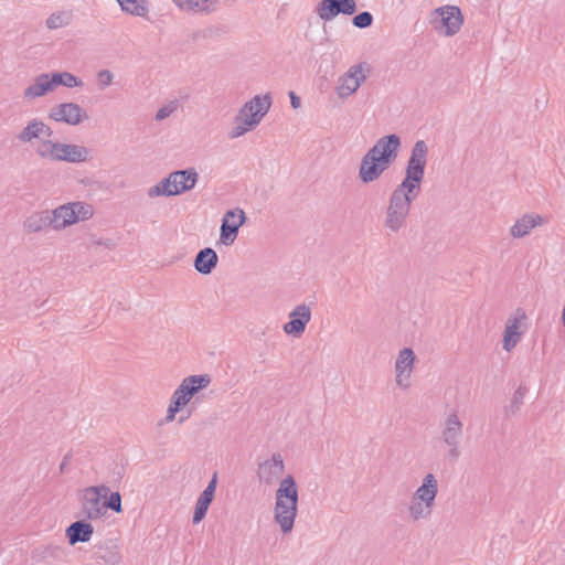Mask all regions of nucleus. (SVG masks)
Listing matches in <instances>:
<instances>
[{"instance_id":"obj_1","label":"nucleus","mask_w":565,"mask_h":565,"mask_svg":"<svg viewBox=\"0 0 565 565\" xmlns=\"http://www.w3.org/2000/svg\"><path fill=\"white\" fill-rule=\"evenodd\" d=\"M401 147L402 140L396 134L377 139L360 162L359 179L365 184L376 181L396 161Z\"/></svg>"},{"instance_id":"obj_2","label":"nucleus","mask_w":565,"mask_h":565,"mask_svg":"<svg viewBox=\"0 0 565 565\" xmlns=\"http://www.w3.org/2000/svg\"><path fill=\"white\" fill-rule=\"evenodd\" d=\"M298 487L291 475L286 476L276 490L274 519L279 524L282 534L292 531L298 513Z\"/></svg>"},{"instance_id":"obj_3","label":"nucleus","mask_w":565,"mask_h":565,"mask_svg":"<svg viewBox=\"0 0 565 565\" xmlns=\"http://www.w3.org/2000/svg\"><path fill=\"white\" fill-rule=\"evenodd\" d=\"M271 103L270 93L263 96H254L238 110V114L235 116V124H244L249 127L258 126L264 116L270 109Z\"/></svg>"},{"instance_id":"obj_4","label":"nucleus","mask_w":565,"mask_h":565,"mask_svg":"<svg viewBox=\"0 0 565 565\" xmlns=\"http://www.w3.org/2000/svg\"><path fill=\"white\" fill-rule=\"evenodd\" d=\"M428 146L424 140H417L411 151L403 180L422 186L428 157Z\"/></svg>"},{"instance_id":"obj_5","label":"nucleus","mask_w":565,"mask_h":565,"mask_svg":"<svg viewBox=\"0 0 565 565\" xmlns=\"http://www.w3.org/2000/svg\"><path fill=\"white\" fill-rule=\"evenodd\" d=\"M462 423L456 412L447 416L443 424L441 439L448 446L447 456L451 461H457L460 457V440L462 438Z\"/></svg>"},{"instance_id":"obj_6","label":"nucleus","mask_w":565,"mask_h":565,"mask_svg":"<svg viewBox=\"0 0 565 565\" xmlns=\"http://www.w3.org/2000/svg\"><path fill=\"white\" fill-rule=\"evenodd\" d=\"M434 13L439 17V20L434 21L435 30L446 36L457 34L463 24V14L457 6L437 8Z\"/></svg>"},{"instance_id":"obj_7","label":"nucleus","mask_w":565,"mask_h":565,"mask_svg":"<svg viewBox=\"0 0 565 565\" xmlns=\"http://www.w3.org/2000/svg\"><path fill=\"white\" fill-rule=\"evenodd\" d=\"M109 493L105 484L92 486L84 490L82 497L83 513L89 520H97L105 514L103 498Z\"/></svg>"},{"instance_id":"obj_8","label":"nucleus","mask_w":565,"mask_h":565,"mask_svg":"<svg viewBox=\"0 0 565 565\" xmlns=\"http://www.w3.org/2000/svg\"><path fill=\"white\" fill-rule=\"evenodd\" d=\"M419 192V185L402 180L392 191L387 206L392 207V212L402 211L409 214L412 203L417 199Z\"/></svg>"},{"instance_id":"obj_9","label":"nucleus","mask_w":565,"mask_h":565,"mask_svg":"<svg viewBox=\"0 0 565 565\" xmlns=\"http://www.w3.org/2000/svg\"><path fill=\"white\" fill-rule=\"evenodd\" d=\"M247 221V216L241 207L226 211L223 215L220 228V241L230 246L238 235L239 227Z\"/></svg>"},{"instance_id":"obj_10","label":"nucleus","mask_w":565,"mask_h":565,"mask_svg":"<svg viewBox=\"0 0 565 565\" xmlns=\"http://www.w3.org/2000/svg\"><path fill=\"white\" fill-rule=\"evenodd\" d=\"M356 10L355 0H321L316 8L317 14L324 22L333 20L339 14L352 15Z\"/></svg>"},{"instance_id":"obj_11","label":"nucleus","mask_w":565,"mask_h":565,"mask_svg":"<svg viewBox=\"0 0 565 565\" xmlns=\"http://www.w3.org/2000/svg\"><path fill=\"white\" fill-rule=\"evenodd\" d=\"M49 118L71 126L79 125L88 118L87 113L76 103H62L50 109Z\"/></svg>"},{"instance_id":"obj_12","label":"nucleus","mask_w":565,"mask_h":565,"mask_svg":"<svg viewBox=\"0 0 565 565\" xmlns=\"http://www.w3.org/2000/svg\"><path fill=\"white\" fill-rule=\"evenodd\" d=\"M310 319V307L306 303L298 305L290 311L289 321L284 324L282 330L288 335L300 338L303 334Z\"/></svg>"},{"instance_id":"obj_13","label":"nucleus","mask_w":565,"mask_h":565,"mask_svg":"<svg viewBox=\"0 0 565 565\" xmlns=\"http://www.w3.org/2000/svg\"><path fill=\"white\" fill-rule=\"evenodd\" d=\"M526 319V313L522 308H518L515 313L505 322L502 345L507 352H511L520 342L523 331L520 330L521 320Z\"/></svg>"},{"instance_id":"obj_14","label":"nucleus","mask_w":565,"mask_h":565,"mask_svg":"<svg viewBox=\"0 0 565 565\" xmlns=\"http://www.w3.org/2000/svg\"><path fill=\"white\" fill-rule=\"evenodd\" d=\"M55 152L54 161H66L71 163L85 162L89 158L90 150L84 146L62 143L56 141L53 145Z\"/></svg>"},{"instance_id":"obj_15","label":"nucleus","mask_w":565,"mask_h":565,"mask_svg":"<svg viewBox=\"0 0 565 565\" xmlns=\"http://www.w3.org/2000/svg\"><path fill=\"white\" fill-rule=\"evenodd\" d=\"M216 487L217 472H214L206 488L201 492L196 500L192 515L193 524H199L205 518L207 510L214 500Z\"/></svg>"},{"instance_id":"obj_16","label":"nucleus","mask_w":565,"mask_h":565,"mask_svg":"<svg viewBox=\"0 0 565 565\" xmlns=\"http://www.w3.org/2000/svg\"><path fill=\"white\" fill-rule=\"evenodd\" d=\"M365 78V75L362 73V64L352 66L340 79V84L337 87L338 95L342 98L349 97L358 90Z\"/></svg>"},{"instance_id":"obj_17","label":"nucleus","mask_w":565,"mask_h":565,"mask_svg":"<svg viewBox=\"0 0 565 565\" xmlns=\"http://www.w3.org/2000/svg\"><path fill=\"white\" fill-rule=\"evenodd\" d=\"M285 465L280 454H274L271 459L259 463L257 476L260 482L271 484L284 472Z\"/></svg>"},{"instance_id":"obj_18","label":"nucleus","mask_w":565,"mask_h":565,"mask_svg":"<svg viewBox=\"0 0 565 565\" xmlns=\"http://www.w3.org/2000/svg\"><path fill=\"white\" fill-rule=\"evenodd\" d=\"M438 493V481L433 473L424 477L422 484L415 491V499L423 502L426 508H433Z\"/></svg>"},{"instance_id":"obj_19","label":"nucleus","mask_w":565,"mask_h":565,"mask_svg":"<svg viewBox=\"0 0 565 565\" xmlns=\"http://www.w3.org/2000/svg\"><path fill=\"white\" fill-rule=\"evenodd\" d=\"M94 533L93 525L86 520H77L71 523L65 532V535L71 545H75L77 543H86L90 540Z\"/></svg>"},{"instance_id":"obj_20","label":"nucleus","mask_w":565,"mask_h":565,"mask_svg":"<svg viewBox=\"0 0 565 565\" xmlns=\"http://www.w3.org/2000/svg\"><path fill=\"white\" fill-rule=\"evenodd\" d=\"M50 213L54 230H63L67 226L77 223V218L74 211V202H68L66 204L60 205L56 209L50 211Z\"/></svg>"},{"instance_id":"obj_21","label":"nucleus","mask_w":565,"mask_h":565,"mask_svg":"<svg viewBox=\"0 0 565 565\" xmlns=\"http://www.w3.org/2000/svg\"><path fill=\"white\" fill-rule=\"evenodd\" d=\"M217 262L218 256L216 252L211 247H205L196 254L193 266L199 274L210 275L215 269Z\"/></svg>"},{"instance_id":"obj_22","label":"nucleus","mask_w":565,"mask_h":565,"mask_svg":"<svg viewBox=\"0 0 565 565\" xmlns=\"http://www.w3.org/2000/svg\"><path fill=\"white\" fill-rule=\"evenodd\" d=\"M55 88L51 73H43L34 78L32 85L24 90V97L34 99L46 95Z\"/></svg>"},{"instance_id":"obj_23","label":"nucleus","mask_w":565,"mask_h":565,"mask_svg":"<svg viewBox=\"0 0 565 565\" xmlns=\"http://www.w3.org/2000/svg\"><path fill=\"white\" fill-rule=\"evenodd\" d=\"M92 558L102 559L109 565H120L121 563L119 547L111 541L95 546Z\"/></svg>"},{"instance_id":"obj_24","label":"nucleus","mask_w":565,"mask_h":565,"mask_svg":"<svg viewBox=\"0 0 565 565\" xmlns=\"http://www.w3.org/2000/svg\"><path fill=\"white\" fill-rule=\"evenodd\" d=\"M26 233H41L49 227L53 228V222L49 210L34 212L23 222Z\"/></svg>"},{"instance_id":"obj_25","label":"nucleus","mask_w":565,"mask_h":565,"mask_svg":"<svg viewBox=\"0 0 565 565\" xmlns=\"http://www.w3.org/2000/svg\"><path fill=\"white\" fill-rule=\"evenodd\" d=\"M173 172L175 177L174 183L177 186L175 190H173V192H175L177 195H180L192 190L199 180V173L194 168L175 170Z\"/></svg>"},{"instance_id":"obj_26","label":"nucleus","mask_w":565,"mask_h":565,"mask_svg":"<svg viewBox=\"0 0 565 565\" xmlns=\"http://www.w3.org/2000/svg\"><path fill=\"white\" fill-rule=\"evenodd\" d=\"M211 383V376L209 374L190 375L182 380L179 387L192 398L200 391L206 388Z\"/></svg>"},{"instance_id":"obj_27","label":"nucleus","mask_w":565,"mask_h":565,"mask_svg":"<svg viewBox=\"0 0 565 565\" xmlns=\"http://www.w3.org/2000/svg\"><path fill=\"white\" fill-rule=\"evenodd\" d=\"M175 177L174 172L168 174V177L163 178L161 181H159L156 185L148 189V196L149 198H157V196H174L177 195L173 190H175Z\"/></svg>"},{"instance_id":"obj_28","label":"nucleus","mask_w":565,"mask_h":565,"mask_svg":"<svg viewBox=\"0 0 565 565\" xmlns=\"http://www.w3.org/2000/svg\"><path fill=\"white\" fill-rule=\"evenodd\" d=\"M173 2L183 10L207 14L215 11L218 0H173Z\"/></svg>"},{"instance_id":"obj_29","label":"nucleus","mask_w":565,"mask_h":565,"mask_svg":"<svg viewBox=\"0 0 565 565\" xmlns=\"http://www.w3.org/2000/svg\"><path fill=\"white\" fill-rule=\"evenodd\" d=\"M64 556V550L58 545H45L36 547L32 551V559L36 562L47 559H60Z\"/></svg>"},{"instance_id":"obj_30","label":"nucleus","mask_w":565,"mask_h":565,"mask_svg":"<svg viewBox=\"0 0 565 565\" xmlns=\"http://www.w3.org/2000/svg\"><path fill=\"white\" fill-rule=\"evenodd\" d=\"M121 10L135 17L146 18L149 13L148 0H117Z\"/></svg>"},{"instance_id":"obj_31","label":"nucleus","mask_w":565,"mask_h":565,"mask_svg":"<svg viewBox=\"0 0 565 565\" xmlns=\"http://www.w3.org/2000/svg\"><path fill=\"white\" fill-rule=\"evenodd\" d=\"M414 362V351L411 348L402 349L395 362V371L397 379H399L407 369L411 371Z\"/></svg>"},{"instance_id":"obj_32","label":"nucleus","mask_w":565,"mask_h":565,"mask_svg":"<svg viewBox=\"0 0 565 565\" xmlns=\"http://www.w3.org/2000/svg\"><path fill=\"white\" fill-rule=\"evenodd\" d=\"M408 214L402 211L392 212V207H386L384 225L392 232H398L406 223Z\"/></svg>"},{"instance_id":"obj_33","label":"nucleus","mask_w":565,"mask_h":565,"mask_svg":"<svg viewBox=\"0 0 565 565\" xmlns=\"http://www.w3.org/2000/svg\"><path fill=\"white\" fill-rule=\"evenodd\" d=\"M73 21V12L63 10L53 12L45 21V25L50 30H56L63 26H67Z\"/></svg>"},{"instance_id":"obj_34","label":"nucleus","mask_w":565,"mask_h":565,"mask_svg":"<svg viewBox=\"0 0 565 565\" xmlns=\"http://www.w3.org/2000/svg\"><path fill=\"white\" fill-rule=\"evenodd\" d=\"M52 75V79H53V83H54V86L57 87V86H65L67 88H73V87H82L84 85L83 81L75 76L74 74L70 73V72H52L51 73Z\"/></svg>"},{"instance_id":"obj_35","label":"nucleus","mask_w":565,"mask_h":565,"mask_svg":"<svg viewBox=\"0 0 565 565\" xmlns=\"http://www.w3.org/2000/svg\"><path fill=\"white\" fill-rule=\"evenodd\" d=\"M532 228H534L533 214H524L511 227L510 234L514 238H521L527 235Z\"/></svg>"},{"instance_id":"obj_36","label":"nucleus","mask_w":565,"mask_h":565,"mask_svg":"<svg viewBox=\"0 0 565 565\" xmlns=\"http://www.w3.org/2000/svg\"><path fill=\"white\" fill-rule=\"evenodd\" d=\"M40 119L34 118L28 122V125L22 129V131L17 136V139L20 142L26 143L31 142L33 139L40 138L39 131Z\"/></svg>"},{"instance_id":"obj_37","label":"nucleus","mask_w":565,"mask_h":565,"mask_svg":"<svg viewBox=\"0 0 565 565\" xmlns=\"http://www.w3.org/2000/svg\"><path fill=\"white\" fill-rule=\"evenodd\" d=\"M526 387L520 385L514 392L510 405L505 407V415H514L519 412L521 405L523 404V399L526 393Z\"/></svg>"},{"instance_id":"obj_38","label":"nucleus","mask_w":565,"mask_h":565,"mask_svg":"<svg viewBox=\"0 0 565 565\" xmlns=\"http://www.w3.org/2000/svg\"><path fill=\"white\" fill-rule=\"evenodd\" d=\"M104 511L111 510L116 513L122 512L121 494L118 491L110 492L103 498Z\"/></svg>"},{"instance_id":"obj_39","label":"nucleus","mask_w":565,"mask_h":565,"mask_svg":"<svg viewBox=\"0 0 565 565\" xmlns=\"http://www.w3.org/2000/svg\"><path fill=\"white\" fill-rule=\"evenodd\" d=\"M53 145H56V141H53L51 139L42 140V142L35 150L36 154L43 159H50L54 161L56 151L53 149Z\"/></svg>"},{"instance_id":"obj_40","label":"nucleus","mask_w":565,"mask_h":565,"mask_svg":"<svg viewBox=\"0 0 565 565\" xmlns=\"http://www.w3.org/2000/svg\"><path fill=\"white\" fill-rule=\"evenodd\" d=\"M74 211L77 222L89 220L94 215L93 206L81 201L74 202Z\"/></svg>"},{"instance_id":"obj_41","label":"nucleus","mask_w":565,"mask_h":565,"mask_svg":"<svg viewBox=\"0 0 565 565\" xmlns=\"http://www.w3.org/2000/svg\"><path fill=\"white\" fill-rule=\"evenodd\" d=\"M431 509L433 508H426L425 504L423 505V503L418 502L409 507V514L414 521L427 519L431 514Z\"/></svg>"},{"instance_id":"obj_42","label":"nucleus","mask_w":565,"mask_h":565,"mask_svg":"<svg viewBox=\"0 0 565 565\" xmlns=\"http://www.w3.org/2000/svg\"><path fill=\"white\" fill-rule=\"evenodd\" d=\"M352 23L359 29L370 28L373 23V15L369 11H362L353 17Z\"/></svg>"},{"instance_id":"obj_43","label":"nucleus","mask_w":565,"mask_h":565,"mask_svg":"<svg viewBox=\"0 0 565 565\" xmlns=\"http://www.w3.org/2000/svg\"><path fill=\"white\" fill-rule=\"evenodd\" d=\"M190 401L191 398L183 392V390L178 386V388L172 394L170 403L183 409Z\"/></svg>"},{"instance_id":"obj_44","label":"nucleus","mask_w":565,"mask_h":565,"mask_svg":"<svg viewBox=\"0 0 565 565\" xmlns=\"http://www.w3.org/2000/svg\"><path fill=\"white\" fill-rule=\"evenodd\" d=\"M114 75L109 70H100L97 73V84L100 90L105 89L113 83Z\"/></svg>"},{"instance_id":"obj_45","label":"nucleus","mask_w":565,"mask_h":565,"mask_svg":"<svg viewBox=\"0 0 565 565\" xmlns=\"http://www.w3.org/2000/svg\"><path fill=\"white\" fill-rule=\"evenodd\" d=\"M254 128L255 127H249L244 124H236V126L230 131L228 135L231 138H238V137L243 136L244 134H246L247 131L253 130Z\"/></svg>"},{"instance_id":"obj_46","label":"nucleus","mask_w":565,"mask_h":565,"mask_svg":"<svg viewBox=\"0 0 565 565\" xmlns=\"http://www.w3.org/2000/svg\"><path fill=\"white\" fill-rule=\"evenodd\" d=\"M173 109L174 107H172L171 105H166L161 107L156 114V120L161 121L168 118L172 114Z\"/></svg>"},{"instance_id":"obj_47","label":"nucleus","mask_w":565,"mask_h":565,"mask_svg":"<svg viewBox=\"0 0 565 565\" xmlns=\"http://www.w3.org/2000/svg\"><path fill=\"white\" fill-rule=\"evenodd\" d=\"M181 411H182L181 408H179L175 405L170 403L169 406H168V409H167V415H166L164 420L167 423H170V422L174 420L177 413H179Z\"/></svg>"},{"instance_id":"obj_48","label":"nucleus","mask_w":565,"mask_h":565,"mask_svg":"<svg viewBox=\"0 0 565 565\" xmlns=\"http://www.w3.org/2000/svg\"><path fill=\"white\" fill-rule=\"evenodd\" d=\"M181 411H182L181 408H179L175 405L170 403L169 406H168V409H167V415H166L164 420L167 423H170V422L174 420L177 413H179Z\"/></svg>"},{"instance_id":"obj_49","label":"nucleus","mask_w":565,"mask_h":565,"mask_svg":"<svg viewBox=\"0 0 565 565\" xmlns=\"http://www.w3.org/2000/svg\"><path fill=\"white\" fill-rule=\"evenodd\" d=\"M39 131H40V137L44 136V137H46V139H50L53 136L52 128L50 126L45 125L42 120H40Z\"/></svg>"},{"instance_id":"obj_50","label":"nucleus","mask_w":565,"mask_h":565,"mask_svg":"<svg viewBox=\"0 0 565 565\" xmlns=\"http://www.w3.org/2000/svg\"><path fill=\"white\" fill-rule=\"evenodd\" d=\"M289 95V98H290V105L294 109H297L301 106V99L300 97L294 92V90H290L288 93Z\"/></svg>"},{"instance_id":"obj_51","label":"nucleus","mask_w":565,"mask_h":565,"mask_svg":"<svg viewBox=\"0 0 565 565\" xmlns=\"http://www.w3.org/2000/svg\"><path fill=\"white\" fill-rule=\"evenodd\" d=\"M93 244L94 245H103V246H105L108 249H111V248L115 247V243H114L113 239H102V238L100 239H95V241H93Z\"/></svg>"},{"instance_id":"obj_52","label":"nucleus","mask_w":565,"mask_h":565,"mask_svg":"<svg viewBox=\"0 0 565 565\" xmlns=\"http://www.w3.org/2000/svg\"><path fill=\"white\" fill-rule=\"evenodd\" d=\"M71 458H72V452H71V451H70V452H67V454L64 456V458H63V460H62V462H61V465H60V471H61V473H64V472L66 471V466H67L68 461L71 460Z\"/></svg>"},{"instance_id":"obj_53","label":"nucleus","mask_w":565,"mask_h":565,"mask_svg":"<svg viewBox=\"0 0 565 565\" xmlns=\"http://www.w3.org/2000/svg\"><path fill=\"white\" fill-rule=\"evenodd\" d=\"M533 222H534V227L537 226V225H542L546 222V220L541 216L540 214H533Z\"/></svg>"},{"instance_id":"obj_54","label":"nucleus","mask_w":565,"mask_h":565,"mask_svg":"<svg viewBox=\"0 0 565 565\" xmlns=\"http://www.w3.org/2000/svg\"><path fill=\"white\" fill-rule=\"evenodd\" d=\"M561 319H562V323H563V326L565 328V303H564V307H563V310H562V318Z\"/></svg>"},{"instance_id":"obj_55","label":"nucleus","mask_w":565,"mask_h":565,"mask_svg":"<svg viewBox=\"0 0 565 565\" xmlns=\"http://www.w3.org/2000/svg\"><path fill=\"white\" fill-rule=\"evenodd\" d=\"M184 420H185V417H181V418L179 419V422H180V423H182V422H184Z\"/></svg>"}]
</instances>
